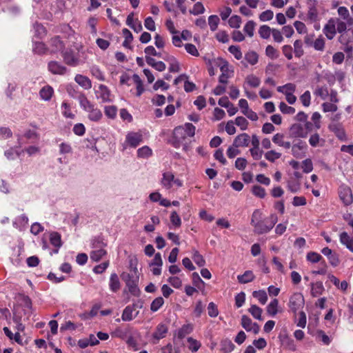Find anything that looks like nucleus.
Segmentation results:
<instances>
[{"mask_svg":"<svg viewBox=\"0 0 353 353\" xmlns=\"http://www.w3.org/2000/svg\"><path fill=\"white\" fill-rule=\"evenodd\" d=\"M133 274L123 272L121 274V278L125 283L130 293L134 296H139L141 293L138 287L139 278L138 275V270L136 267L133 268Z\"/></svg>","mask_w":353,"mask_h":353,"instance_id":"f257e3e1","label":"nucleus"},{"mask_svg":"<svg viewBox=\"0 0 353 353\" xmlns=\"http://www.w3.org/2000/svg\"><path fill=\"white\" fill-rule=\"evenodd\" d=\"M277 220L276 214H271L269 217L262 219L261 222H256L254 226V232L258 234L268 233L273 228Z\"/></svg>","mask_w":353,"mask_h":353,"instance_id":"f03ea898","label":"nucleus"},{"mask_svg":"<svg viewBox=\"0 0 353 353\" xmlns=\"http://www.w3.org/2000/svg\"><path fill=\"white\" fill-rule=\"evenodd\" d=\"M143 141V136L139 132H130L125 137V141L123 144V150L128 146L137 148Z\"/></svg>","mask_w":353,"mask_h":353,"instance_id":"7ed1b4c3","label":"nucleus"},{"mask_svg":"<svg viewBox=\"0 0 353 353\" xmlns=\"http://www.w3.org/2000/svg\"><path fill=\"white\" fill-rule=\"evenodd\" d=\"M304 305V299L301 294H293L290 299L289 307L290 310L296 313Z\"/></svg>","mask_w":353,"mask_h":353,"instance_id":"20e7f679","label":"nucleus"},{"mask_svg":"<svg viewBox=\"0 0 353 353\" xmlns=\"http://www.w3.org/2000/svg\"><path fill=\"white\" fill-rule=\"evenodd\" d=\"M62 57L65 64L70 66H77L79 63V59L75 56L74 52L71 49L62 51Z\"/></svg>","mask_w":353,"mask_h":353,"instance_id":"39448f33","label":"nucleus"},{"mask_svg":"<svg viewBox=\"0 0 353 353\" xmlns=\"http://www.w3.org/2000/svg\"><path fill=\"white\" fill-rule=\"evenodd\" d=\"M336 22L337 20L335 18H330L323 27V32L329 40H332L336 33Z\"/></svg>","mask_w":353,"mask_h":353,"instance_id":"423d86ee","label":"nucleus"},{"mask_svg":"<svg viewBox=\"0 0 353 353\" xmlns=\"http://www.w3.org/2000/svg\"><path fill=\"white\" fill-rule=\"evenodd\" d=\"M339 197L345 205H350L353 201L352 190L347 186H341L339 191Z\"/></svg>","mask_w":353,"mask_h":353,"instance_id":"0eeeda50","label":"nucleus"},{"mask_svg":"<svg viewBox=\"0 0 353 353\" xmlns=\"http://www.w3.org/2000/svg\"><path fill=\"white\" fill-rule=\"evenodd\" d=\"M308 3V10L307 14V18L311 22H316L319 21V12L316 8V0H309Z\"/></svg>","mask_w":353,"mask_h":353,"instance_id":"6e6552de","label":"nucleus"},{"mask_svg":"<svg viewBox=\"0 0 353 353\" xmlns=\"http://www.w3.org/2000/svg\"><path fill=\"white\" fill-rule=\"evenodd\" d=\"M290 135L294 138H305L307 135V132L301 123H294L290 128Z\"/></svg>","mask_w":353,"mask_h":353,"instance_id":"1a4fd4ad","label":"nucleus"},{"mask_svg":"<svg viewBox=\"0 0 353 353\" xmlns=\"http://www.w3.org/2000/svg\"><path fill=\"white\" fill-rule=\"evenodd\" d=\"M48 68L54 74L63 75L67 72V68L56 61H50Z\"/></svg>","mask_w":353,"mask_h":353,"instance_id":"9d476101","label":"nucleus"},{"mask_svg":"<svg viewBox=\"0 0 353 353\" xmlns=\"http://www.w3.org/2000/svg\"><path fill=\"white\" fill-rule=\"evenodd\" d=\"M306 148V143L302 141H299L297 143L292 146V154L296 158H302L305 156V150Z\"/></svg>","mask_w":353,"mask_h":353,"instance_id":"9b49d317","label":"nucleus"},{"mask_svg":"<svg viewBox=\"0 0 353 353\" xmlns=\"http://www.w3.org/2000/svg\"><path fill=\"white\" fill-rule=\"evenodd\" d=\"M250 143V136L246 133L238 135L234 140L232 145L234 148L247 147Z\"/></svg>","mask_w":353,"mask_h":353,"instance_id":"f8f14e48","label":"nucleus"},{"mask_svg":"<svg viewBox=\"0 0 353 353\" xmlns=\"http://www.w3.org/2000/svg\"><path fill=\"white\" fill-rule=\"evenodd\" d=\"M173 137L175 140L174 146L177 148L179 147V144L180 143H182L183 141H185L188 135L186 134V133H185V131L182 126H178L176 127L174 130Z\"/></svg>","mask_w":353,"mask_h":353,"instance_id":"ddd939ff","label":"nucleus"},{"mask_svg":"<svg viewBox=\"0 0 353 353\" xmlns=\"http://www.w3.org/2000/svg\"><path fill=\"white\" fill-rule=\"evenodd\" d=\"M329 129L330 130V131L333 132L339 139H345V132L341 124L338 123H331L329 125Z\"/></svg>","mask_w":353,"mask_h":353,"instance_id":"4468645a","label":"nucleus"},{"mask_svg":"<svg viewBox=\"0 0 353 353\" xmlns=\"http://www.w3.org/2000/svg\"><path fill=\"white\" fill-rule=\"evenodd\" d=\"M74 80L80 86L85 90H89L92 88L91 80L86 76L77 74Z\"/></svg>","mask_w":353,"mask_h":353,"instance_id":"2eb2a0df","label":"nucleus"},{"mask_svg":"<svg viewBox=\"0 0 353 353\" xmlns=\"http://www.w3.org/2000/svg\"><path fill=\"white\" fill-rule=\"evenodd\" d=\"M98 97L100 98L102 102H108L110 101V92L108 87L105 85H100L99 90L97 91Z\"/></svg>","mask_w":353,"mask_h":353,"instance_id":"dca6fc26","label":"nucleus"},{"mask_svg":"<svg viewBox=\"0 0 353 353\" xmlns=\"http://www.w3.org/2000/svg\"><path fill=\"white\" fill-rule=\"evenodd\" d=\"M69 94L72 97H74V96L70 92H69ZM75 98L79 100L81 107L85 111H87L89 108L90 109V107L93 105L88 101L85 95L83 93H77Z\"/></svg>","mask_w":353,"mask_h":353,"instance_id":"f3484780","label":"nucleus"},{"mask_svg":"<svg viewBox=\"0 0 353 353\" xmlns=\"http://www.w3.org/2000/svg\"><path fill=\"white\" fill-rule=\"evenodd\" d=\"M50 45L52 48V52H57L63 51L65 45L59 37H55L50 40Z\"/></svg>","mask_w":353,"mask_h":353,"instance_id":"a211bd4d","label":"nucleus"},{"mask_svg":"<svg viewBox=\"0 0 353 353\" xmlns=\"http://www.w3.org/2000/svg\"><path fill=\"white\" fill-rule=\"evenodd\" d=\"M53 93V88L50 85H46L40 90L39 96L44 101H50Z\"/></svg>","mask_w":353,"mask_h":353,"instance_id":"6ab92c4d","label":"nucleus"},{"mask_svg":"<svg viewBox=\"0 0 353 353\" xmlns=\"http://www.w3.org/2000/svg\"><path fill=\"white\" fill-rule=\"evenodd\" d=\"M110 289L111 291L116 292L121 288V283L118 277V275L116 273H112L110 277V283H109Z\"/></svg>","mask_w":353,"mask_h":353,"instance_id":"aec40b11","label":"nucleus"},{"mask_svg":"<svg viewBox=\"0 0 353 353\" xmlns=\"http://www.w3.org/2000/svg\"><path fill=\"white\" fill-rule=\"evenodd\" d=\"M86 112L88 114V118L93 121H97L101 119L102 117V113L101 110L97 108H94V105H92Z\"/></svg>","mask_w":353,"mask_h":353,"instance_id":"412c9836","label":"nucleus"},{"mask_svg":"<svg viewBox=\"0 0 353 353\" xmlns=\"http://www.w3.org/2000/svg\"><path fill=\"white\" fill-rule=\"evenodd\" d=\"M167 332V326L165 324L161 323L157 325L156 331L153 333L152 336L154 339L159 340L164 338Z\"/></svg>","mask_w":353,"mask_h":353,"instance_id":"4be33fe9","label":"nucleus"},{"mask_svg":"<svg viewBox=\"0 0 353 353\" xmlns=\"http://www.w3.org/2000/svg\"><path fill=\"white\" fill-rule=\"evenodd\" d=\"M174 176L170 172H164L163 174V179L161 180L162 185L167 189H170L172 186V181H174Z\"/></svg>","mask_w":353,"mask_h":353,"instance_id":"5701e85b","label":"nucleus"},{"mask_svg":"<svg viewBox=\"0 0 353 353\" xmlns=\"http://www.w3.org/2000/svg\"><path fill=\"white\" fill-rule=\"evenodd\" d=\"M254 278L255 276L251 270H247L244 274L237 276L238 281L243 284L252 281Z\"/></svg>","mask_w":353,"mask_h":353,"instance_id":"b1692460","label":"nucleus"},{"mask_svg":"<svg viewBox=\"0 0 353 353\" xmlns=\"http://www.w3.org/2000/svg\"><path fill=\"white\" fill-rule=\"evenodd\" d=\"M324 291V287L321 281L311 283V294L312 296L316 297L321 295Z\"/></svg>","mask_w":353,"mask_h":353,"instance_id":"393cba45","label":"nucleus"},{"mask_svg":"<svg viewBox=\"0 0 353 353\" xmlns=\"http://www.w3.org/2000/svg\"><path fill=\"white\" fill-rule=\"evenodd\" d=\"M107 254V252L105 249H97L93 250L90 254V259L94 262H98L103 259L104 256Z\"/></svg>","mask_w":353,"mask_h":353,"instance_id":"a878e982","label":"nucleus"},{"mask_svg":"<svg viewBox=\"0 0 353 353\" xmlns=\"http://www.w3.org/2000/svg\"><path fill=\"white\" fill-rule=\"evenodd\" d=\"M134 310V305H128L125 307V308L123 310L121 319L124 321H130L133 319V315L132 313Z\"/></svg>","mask_w":353,"mask_h":353,"instance_id":"bb28decb","label":"nucleus"},{"mask_svg":"<svg viewBox=\"0 0 353 353\" xmlns=\"http://www.w3.org/2000/svg\"><path fill=\"white\" fill-rule=\"evenodd\" d=\"M193 330L192 325L190 324L183 325L177 332V337L183 339L187 334H190Z\"/></svg>","mask_w":353,"mask_h":353,"instance_id":"cd10ccee","label":"nucleus"},{"mask_svg":"<svg viewBox=\"0 0 353 353\" xmlns=\"http://www.w3.org/2000/svg\"><path fill=\"white\" fill-rule=\"evenodd\" d=\"M50 243L55 248H61L62 245L61 235L57 232H53L50 235Z\"/></svg>","mask_w":353,"mask_h":353,"instance_id":"c85d7f7f","label":"nucleus"},{"mask_svg":"<svg viewBox=\"0 0 353 353\" xmlns=\"http://www.w3.org/2000/svg\"><path fill=\"white\" fill-rule=\"evenodd\" d=\"M107 243L101 236H97L92 241V248L93 250L104 249Z\"/></svg>","mask_w":353,"mask_h":353,"instance_id":"c756f323","label":"nucleus"},{"mask_svg":"<svg viewBox=\"0 0 353 353\" xmlns=\"http://www.w3.org/2000/svg\"><path fill=\"white\" fill-rule=\"evenodd\" d=\"M221 347L224 353H228L234 350L235 345L230 339H225L221 341Z\"/></svg>","mask_w":353,"mask_h":353,"instance_id":"7c9ffc66","label":"nucleus"},{"mask_svg":"<svg viewBox=\"0 0 353 353\" xmlns=\"http://www.w3.org/2000/svg\"><path fill=\"white\" fill-rule=\"evenodd\" d=\"M279 301L276 299L272 300L267 306V312L272 316H275L278 312Z\"/></svg>","mask_w":353,"mask_h":353,"instance_id":"2f4dec72","label":"nucleus"},{"mask_svg":"<svg viewBox=\"0 0 353 353\" xmlns=\"http://www.w3.org/2000/svg\"><path fill=\"white\" fill-rule=\"evenodd\" d=\"M252 296L257 299L262 304L264 305L267 302L268 300V295L265 290H258V291H254L252 292Z\"/></svg>","mask_w":353,"mask_h":353,"instance_id":"473e14b6","label":"nucleus"},{"mask_svg":"<svg viewBox=\"0 0 353 353\" xmlns=\"http://www.w3.org/2000/svg\"><path fill=\"white\" fill-rule=\"evenodd\" d=\"M248 312L252 315L254 318L258 320H262L261 318V314H262V309L257 306L256 305H252L251 307L249 308Z\"/></svg>","mask_w":353,"mask_h":353,"instance_id":"72a5a7b5","label":"nucleus"},{"mask_svg":"<svg viewBox=\"0 0 353 353\" xmlns=\"http://www.w3.org/2000/svg\"><path fill=\"white\" fill-rule=\"evenodd\" d=\"M282 345L291 351L296 350V345L294 344V341L293 339L288 338V336L284 337L281 341Z\"/></svg>","mask_w":353,"mask_h":353,"instance_id":"f704fd0d","label":"nucleus"},{"mask_svg":"<svg viewBox=\"0 0 353 353\" xmlns=\"http://www.w3.org/2000/svg\"><path fill=\"white\" fill-rule=\"evenodd\" d=\"M294 52L296 57L300 58L303 55V43L301 40H296L294 43Z\"/></svg>","mask_w":353,"mask_h":353,"instance_id":"c9c22d12","label":"nucleus"},{"mask_svg":"<svg viewBox=\"0 0 353 353\" xmlns=\"http://www.w3.org/2000/svg\"><path fill=\"white\" fill-rule=\"evenodd\" d=\"M122 32L123 36L125 37V41L123 43V46L125 48H130L131 47L130 46V43L132 42L133 39V36L131 32L127 28L123 29Z\"/></svg>","mask_w":353,"mask_h":353,"instance_id":"e433bc0d","label":"nucleus"},{"mask_svg":"<svg viewBox=\"0 0 353 353\" xmlns=\"http://www.w3.org/2000/svg\"><path fill=\"white\" fill-rule=\"evenodd\" d=\"M272 29L267 25H263L259 28V34L263 39H268L270 37Z\"/></svg>","mask_w":353,"mask_h":353,"instance_id":"4c0bfd02","label":"nucleus"},{"mask_svg":"<svg viewBox=\"0 0 353 353\" xmlns=\"http://www.w3.org/2000/svg\"><path fill=\"white\" fill-rule=\"evenodd\" d=\"M152 150L146 145L137 150V156L139 158H148L152 155Z\"/></svg>","mask_w":353,"mask_h":353,"instance_id":"58836bf2","label":"nucleus"},{"mask_svg":"<svg viewBox=\"0 0 353 353\" xmlns=\"http://www.w3.org/2000/svg\"><path fill=\"white\" fill-rule=\"evenodd\" d=\"M219 18L217 15H210L208 17V24L212 31H215L219 23Z\"/></svg>","mask_w":353,"mask_h":353,"instance_id":"ea45409f","label":"nucleus"},{"mask_svg":"<svg viewBox=\"0 0 353 353\" xmlns=\"http://www.w3.org/2000/svg\"><path fill=\"white\" fill-rule=\"evenodd\" d=\"M188 342L189 343V349L192 352H197L201 345L199 341L193 339L192 337H188Z\"/></svg>","mask_w":353,"mask_h":353,"instance_id":"a19ab883","label":"nucleus"},{"mask_svg":"<svg viewBox=\"0 0 353 353\" xmlns=\"http://www.w3.org/2000/svg\"><path fill=\"white\" fill-rule=\"evenodd\" d=\"M164 303V300L161 296L157 297L153 300L150 305V310L152 312H157Z\"/></svg>","mask_w":353,"mask_h":353,"instance_id":"79ce46f5","label":"nucleus"},{"mask_svg":"<svg viewBox=\"0 0 353 353\" xmlns=\"http://www.w3.org/2000/svg\"><path fill=\"white\" fill-rule=\"evenodd\" d=\"M255 26L256 23L254 21H249L244 26L243 30L250 37L254 35Z\"/></svg>","mask_w":353,"mask_h":353,"instance_id":"37998d69","label":"nucleus"},{"mask_svg":"<svg viewBox=\"0 0 353 353\" xmlns=\"http://www.w3.org/2000/svg\"><path fill=\"white\" fill-rule=\"evenodd\" d=\"M241 324L247 332H250V327L253 325V322L249 316L247 315H243L241 316Z\"/></svg>","mask_w":353,"mask_h":353,"instance_id":"c03bdc74","label":"nucleus"},{"mask_svg":"<svg viewBox=\"0 0 353 353\" xmlns=\"http://www.w3.org/2000/svg\"><path fill=\"white\" fill-rule=\"evenodd\" d=\"M190 13L194 15H198L204 13L205 12V8L202 3L201 2H196L192 8V10H190Z\"/></svg>","mask_w":353,"mask_h":353,"instance_id":"a18cd8bd","label":"nucleus"},{"mask_svg":"<svg viewBox=\"0 0 353 353\" xmlns=\"http://www.w3.org/2000/svg\"><path fill=\"white\" fill-rule=\"evenodd\" d=\"M228 23L231 28H239L241 23V19L238 15H233L229 19Z\"/></svg>","mask_w":353,"mask_h":353,"instance_id":"49530a36","label":"nucleus"},{"mask_svg":"<svg viewBox=\"0 0 353 353\" xmlns=\"http://www.w3.org/2000/svg\"><path fill=\"white\" fill-rule=\"evenodd\" d=\"M340 242L347 248L353 243V238L350 237L346 232H343L340 234Z\"/></svg>","mask_w":353,"mask_h":353,"instance_id":"de8ad7c7","label":"nucleus"},{"mask_svg":"<svg viewBox=\"0 0 353 353\" xmlns=\"http://www.w3.org/2000/svg\"><path fill=\"white\" fill-rule=\"evenodd\" d=\"M281 154L276 152L275 150H270L265 154V157L270 162H274L275 160L279 159Z\"/></svg>","mask_w":353,"mask_h":353,"instance_id":"09e8293b","label":"nucleus"},{"mask_svg":"<svg viewBox=\"0 0 353 353\" xmlns=\"http://www.w3.org/2000/svg\"><path fill=\"white\" fill-rule=\"evenodd\" d=\"M316 50L323 51L325 48V40L322 36H319L312 45Z\"/></svg>","mask_w":353,"mask_h":353,"instance_id":"8fccbe9b","label":"nucleus"},{"mask_svg":"<svg viewBox=\"0 0 353 353\" xmlns=\"http://www.w3.org/2000/svg\"><path fill=\"white\" fill-rule=\"evenodd\" d=\"M258 54L254 51L248 52L245 57L246 61L251 65H254L258 61Z\"/></svg>","mask_w":353,"mask_h":353,"instance_id":"3c124183","label":"nucleus"},{"mask_svg":"<svg viewBox=\"0 0 353 353\" xmlns=\"http://www.w3.org/2000/svg\"><path fill=\"white\" fill-rule=\"evenodd\" d=\"M185 133L188 135V137H192L195 134V126L191 123H186L183 126Z\"/></svg>","mask_w":353,"mask_h":353,"instance_id":"603ef678","label":"nucleus"},{"mask_svg":"<svg viewBox=\"0 0 353 353\" xmlns=\"http://www.w3.org/2000/svg\"><path fill=\"white\" fill-rule=\"evenodd\" d=\"M265 54L272 59H276L279 57L277 50L271 45L266 47Z\"/></svg>","mask_w":353,"mask_h":353,"instance_id":"864d4df0","label":"nucleus"},{"mask_svg":"<svg viewBox=\"0 0 353 353\" xmlns=\"http://www.w3.org/2000/svg\"><path fill=\"white\" fill-rule=\"evenodd\" d=\"M252 192L254 195L259 198H264L266 194L265 189L256 185L252 187Z\"/></svg>","mask_w":353,"mask_h":353,"instance_id":"5fc2aeb1","label":"nucleus"},{"mask_svg":"<svg viewBox=\"0 0 353 353\" xmlns=\"http://www.w3.org/2000/svg\"><path fill=\"white\" fill-rule=\"evenodd\" d=\"M208 313L210 317H216L219 314V310L216 304L210 302L208 306Z\"/></svg>","mask_w":353,"mask_h":353,"instance_id":"6e6d98bb","label":"nucleus"},{"mask_svg":"<svg viewBox=\"0 0 353 353\" xmlns=\"http://www.w3.org/2000/svg\"><path fill=\"white\" fill-rule=\"evenodd\" d=\"M279 109L283 114H292L295 112V109L293 107L288 106L284 102L280 103Z\"/></svg>","mask_w":353,"mask_h":353,"instance_id":"4d7b16f0","label":"nucleus"},{"mask_svg":"<svg viewBox=\"0 0 353 353\" xmlns=\"http://www.w3.org/2000/svg\"><path fill=\"white\" fill-rule=\"evenodd\" d=\"M170 221L172 224L176 227L179 228L181 225V218L178 215L176 211H173L170 215Z\"/></svg>","mask_w":353,"mask_h":353,"instance_id":"13d9d810","label":"nucleus"},{"mask_svg":"<svg viewBox=\"0 0 353 353\" xmlns=\"http://www.w3.org/2000/svg\"><path fill=\"white\" fill-rule=\"evenodd\" d=\"M193 260L199 267H203L205 264V261L204 260L203 256L201 255L196 250H195L194 252Z\"/></svg>","mask_w":353,"mask_h":353,"instance_id":"bf43d9fd","label":"nucleus"},{"mask_svg":"<svg viewBox=\"0 0 353 353\" xmlns=\"http://www.w3.org/2000/svg\"><path fill=\"white\" fill-rule=\"evenodd\" d=\"M321 255L319 254L314 252H310L307 254V261L312 262V263H317L321 261L322 259Z\"/></svg>","mask_w":353,"mask_h":353,"instance_id":"052dcab7","label":"nucleus"},{"mask_svg":"<svg viewBox=\"0 0 353 353\" xmlns=\"http://www.w3.org/2000/svg\"><path fill=\"white\" fill-rule=\"evenodd\" d=\"M247 83L253 88H256L260 85V79L254 76V75H249L246 78Z\"/></svg>","mask_w":353,"mask_h":353,"instance_id":"680f3d73","label":"nucleus"},{"mask_svg":"<svg viewBox=\"0 0 353 353\" xmlns=\"http://www.w3.org/2000/svg\"><path fill=\"white\" fill-rule=\"evenodd\" d=\"M235 124L241 128V130H245L248 128V122L243 117H237L235 119Z\"/></svg>","mask_w":353,"mask_h":353,"instance_id":"e2e57ef3","label":"nucleus"},{"mask_svg":"<svg viewBox=\"0 0 353 353\" xmlns=\"http://www.w3.org/2000/svg\"><path fill=\"white\" fill-rule=\"evenodd\" d=\"M316 96L320 97L322 99H325L329 95L328 90L326 87L317 88L314 92Z\"/></svg>","mask_w":353,"mask_h":353,"instance_id":"0e129e2a","label":"nucleus"},{"mask_svg":"<svg viewBox=\"0 0 353 353\" xmlns=\"http://www.w3.org/2000/svg\"><path fill=\"white\" fill-rule=\"evenodd\" d=\"M273 17V12L270 10H267L260 14L259 19L261 21H267L272 19Z\"/></svg>","mask_w":353,"mask_h":353,"instance_id":"69168bd1","label":"nucleus"},{"mask_svg":"<svg viewBox=\"0 0 353 353\" xmlns=\"http://www.w3.org/2000/svg\"><path fill=\"white\" fill-rule=\"evenodd\" d=\"M311 95L310 91H305L301 97L300 100L303 105L305 107H308L310 104Z\"/></svg>","mask_w":353,"mask_h":353,"instance_id":"338daca9","label":"nucleus"},{"mask_svg":"<svg viewBox=\"0 0 353 353\" xmlns=\"http://www.w3.org/2000/svg\"><path fill=\"white\" fill-rule=\"evenodd\" d=\"M108 266L109 261H106L99 265H96L93 268V272L96 274H101L107 269Z\"/></svg>","mask_w":353,"mask_h":353,"instance_id":"774afa93","label":"nucleus"}]
</instances>
